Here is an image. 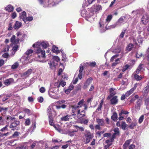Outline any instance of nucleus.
I'll list each match as a JSON object with an SVG mask.
<instances>
[{
	"instance_id": "14",
	"label": "nucleus",
	"mask_w": 149,
	"mask_h": 149,
	"mask_svg": "<svg viewBox=\"0 0 149 149\" xmlns=\"http://www.w3.org/2000/svg\"><path fill=\"white\" fill-rule=\"evenodd\" d=\"M111 104H116L118 102V99L117 96H114L110 100Z\"/></svg>"
},
{
	"instance_id": "52",
	"label": "nucleus",
	"mask_w": 149,
	"mask_h": 149,
	"mask_svg": "<svg viewBox=\"0 0 149 149\" xmlns=\"http://www.w3.org/2000/svg\"><path fill=\"white\" fill-rule=\"evenodd\" d=\"M129 113V112L127 111L122 110L121 112L119 113V115L120 116H121L123 114L125 115L128 114Z\"/></svg>"
},
{
	"instance_id": "57",
	"label": "nucleus",
	"mask_w": 149,
	"mask_h": 149,
	"mask_svg": "<svg viewBox=\"0 0 149 149\" xmlns=\"http://www.w3.org/2000/svg\"><path fill=\"white\" fill-rule=\"evenodd\" d=\"M142 56V54L141 53H138L137 52H136V57L137 58H139L141 57Z\"/></svg>"
},
{
	"instance_id": "33",
	"label": "nucleus",
	"mask_w": 149,
	"mask_h": 149,
	"mask_svg": "<svg viewBox=\"0 0 149 149\" xmlns=\"http://www.w3.org/2000/svg\"><path fill=\"white\" fill-rule=\"evenodd\" d=\"M32 71V70L31 69H29L27 71L23 73V75H30Z\"/></svg>"
},
{
	"instance_id": "15",
	"label": "nucleus",
	"mask_w": 149,
	"mask_h": 149,
	"mask_svg": "<svg viewBox=\"0 0 149 149\" xmlns=\"http://www.w3.org/2000/svg\"><path fill=\"white\" fill-rule=\"evenodd\" d=\"M22 26V24L21 22L16 21L14 27L15 30H17Z\"/></svg>"
},
{
	"instance_id": "21",
	"label": "nucleus",
	"mask_w": 149,
	"mask_h": 149,
	"mask_svg": "<svg viewBox=\"0 0 149 149\" xmlns=\"http://www.w3.org/2000/svg\"><path fill=\"white\" fill-rule=\"evenodd\" d=\"M96 122L98 124L101 126H104V123L103 119H96Z\"/></svg>"
},
{
	"instance_id": "17",
	"label": "nucleus",
	"mask_w": 149,
	"mask_h": 149,
	"mask_svg": "<svg viewBox=\"0 0 149 149\" xmlns=\"http://www.w3.org/2000/svg\"><path fill=\"white\" fill-rule=\"evenodd\" d=\"M5 9L8 12H12L13 11L14 7L11 5L9 4L5 8Z\"/></svg>"
},
{
	"instance_id": "64",
	"label": "nucleus",
	"mask_w": 149,
	"mask_h": 149,
	"mask_svg": "<svg viewBox=\"0 0 149 149\" xmlns=\"http://www.w3.org/2000/svg\"><path fill=\"white\" fill-rule=\"evenodd\" d=\"M135 147V146L134 145L132 144L129 146L128 147L129 149H134Z\"/></svg>"
},
{
	"instance_id": "9",
	"label": "nucleus",
	"mask_w": 149,
	"mask_h": 149,
	"mask_svg": "<svg viewBox=\"0 0 149 149\" xmlns=\"http://www.w3.org/2000/svg\"><path fill=\"white\" fill-rule=\"evenodd\" d=\"M75 114H72L71 115H67L66 116L62 117L61 118V120L63 121H68L70 119H72L70 118L71 117L74 116H76Z\"/></svg>"
},
{
	"instance_id": "12",
	"label": "nucleus",
	"mask_w": 149,
	"mask_h": 149,
	"mask_svg": "<svg viewBox=\"0 0 149 149\" xmlns=\"http://www.w3.org/2000/svg\"><path fill=\"white\" fill-rule=\"evenodd\" d=\"M19 17L20 19H22L24 22L26 17V14L25 11H24L20 14Z\"/></svg>"
},
{
	"instance_id": "35",
	"label": "nucleus",
	"mask_w": 149,
	"mask_h": 149,
	"mask_svg": "<svg viewBox=\"0 0 149 149\" xmlns=\"http://www.w3.org/2000/svg\"><path fill=\"white\" fill-rule=\"evenodd\" d=\"M49 64V65L50 68H52L54 67H55L56 65H55L54 62V61H51Z\"/></svg>"
},
{
	"instance_id": "62",
	"label": "nucleus",
	"mask_w": 149,
	"mask_h": 149,
	"mask_svg": "<svg viewBox=\"0 0 149 149\" xmlns=\"http://www.w3.org/2000/svg\"><path fill=\"white\" fill-rule=\"evenodd\" d=\"M149 102V97L146 98L145 100V104L146 106L148 105Z\"/></svg>"
},
{
	"instance_id": "48",
	"label": "nucleus",
	"mask_w": 149,
	"mask_h": 149,
	"mask_svg": "<svg viewBox=\"0 0 149 149\" xmlns=\"http://www.w3.org/2000/svg\"><path fill=\"white\" fill-rule=\"evenodd\" d=\"M84 103V100L83 99L81 100V101H79L78 104V106H79V107H81L82 106Z\"/></svg>"
},
{
	"instance_id": "2",
	"label": "nucleus",
	"mask_w": 149,
	"mask_h": 149,
	"mask_svg": "<svg viewBox=\"0 0 149 149\" xmlns=\"http://www.w3.org/2000/svg\"><path fill=\"white\" fill-rule=\"evenodd\" d=\"M84 136L85 138L86 144L89 143L94 137L93 134L87 130L85 131Z\"/></svg>"
},
{
	"instance_id": "26",
	"label": "nucleus",
	"mask_w": 149,
	"mask_h": 149,
	"mask_svg": "<svg viewBox=\"0 0 149 149\" xmlns=\"http://www.w3.org/2000/svg\"><path fill=\"white\" fill-rule=\"evenodd\" d=\"M137 123L136 122H132L129 126V127L132 130L134 129V127H136L137 125Z\"/></svg>"
},
{
	"instance_id": "27",
	"label": "nucleus",
	"mask_w": 149,
	"mask_h": 149,
	"mask_svg": "<svg viewBox=\"0 0 149 149\" xmlns=\"http://www.w3.org/2000/svg\"><path fill=\"white\" fill-rule=\"evenodd\" d=\"M33 50L32 49H29V50L27 51L26 52V54L28 56H27L26 57V60H29V57H28L29 55L30 54H31L32 53H33Z\"/></svg>"
},
{
	"instance_id": "13",
	"label": "nucleus",
	"mask_w": 149,
	"mask_h": 149,
	"mask_svg": "<svg viewBox=\"0 0 149 149\" xmlns=\"http://www.w3.org/2000/svg\"><path fill=\"white\" fill-rule=\"evenodd\" d=\"M19 124V121L15 120L14 122L12 123L10 126V128H13L16 127Z\"/></svg>"
},
{
	"instance_id": "42",
	"label": "nucleus",
	"mask_w": 149,
	"mask_h": 149,
	"mask_svg": "<svg viewBox=\"0 0 149 149\" xmlns=\"http://www.w3.org/2000/svg\"><path fill=\"white\" fill-rule=\"evenodd\" d=\"M53 59L54 61H56L57 62H58L60 60L59 57L57 56H53Z\"/></svg>"
},
{
	"instance_id": "56",
	"label": "nucleus",
	"mask_w": 149,
	"mask_h": 149,
	"mask_svg": "<svg viewBox=\"0 0 149 149\" xmlns=\"http://www.w3.org/2000/svg\"><path fill=\"white\" fill-rule=\"evenodd\" d=\"M15 119V117H12L11 116H8L7 118V120H13Z\"/></svg>"
},
{
	"instance_id": "18",
	"label": "nucleus",
	"mask_w": 149,
	"mask_h": 149,
	"mask_svg": "<svg viewBox=\"0 0 149 149\" xmlns=\"http://www.w3.org/2000/svg\"><path fill=\"white\" fill-rule=\"evenodd\" d=\"M131 141V140L129 139L126 141L123 146V149H127V147Z\"/></svg>"
},
{
	"instance_id": "20",
	"label": "nucleus",
	"mask_w": 149,
	"mask_h": 149,
	"mask_svg": "<svg viewBox=\"0 0 149 149\" xmlns=\"http://www.w3.org/2000/svg\"><path fill=\"white\" fill-rule=\"evenodd\" d=\"M111 118L114 121H116L117 120L118 115L116 112L113 113V115L111 117Z\"/></svg>"
},
{
	"instance_id": "43",
	"label": "nucleus",
	"mask_w": 149,
	"mask_h": 149,
	"mask_svg": "<svg viewBox=\"0 0 149 149\" xmlns=\"http://www.w3.org/2000/svg\"><path fill=\"white\" fill-rule=\"evenodd\" d=\"M31 123L30 119L29 118H27L26 119L25 125L26 126L29 125Z\"/></svg>"
},
{
	"instance_id": "6",
	"label": "nucleus",
	"mask_w": 149,
	"mask_h": 149,
	"mask_svg": "<svg viewBox=\"0 0 149 149\" xmlns=\"http://www.w3.org/2000/svg\"><path fill=\"white\" fill-rule=\"evenodd\" d=\"M114 133H113L112 136V141H113V139H115L117 136H119L120 135V132L119 129L118 127L115 128L113 130Z\"/></svg>"
},
{
	"instance_id": "1",
	"label": "nucleus",
	"mask_w": 149,
	"mask_h": 149,
	"mask_svg": "<svg viewBox=\"0 0 149 149\" xmlns=\"http://www.w3.org/2000/svg\"><path fill=\"white\" fill-rule=\"evenodd\" d=\"M35 49V55L36 58L39 61L44 60L45 58V51L42 50L40 47H34Z\"/></svg>"
},
{
	"instance_id": "25",
	"label": "nucleus",
	"mask_w": 149,
	"mask_h": 149,
	"mask_svg": "<svg viewBox=\"0 0 149 149\" xmlns=\"http://www.w3.org/2000/svg\"><path fill=\"white\" fill-rule=\"evenodd\" d=\"M86 63L87 64V65H88L91 67H95L96 65V63L95 61H93V62H87V63Z\"/></svg>"
},
{
	"instance_id": "36",
	"label": "nucleus",
	"mask_w": 149,
	"mask_h": 149,
	"mask_svg": "<svg viewBox=\"0 0 149 149\" xmlns=\"http://www.w3.org/2000/svg\"><path fill=\"white\" fill-rule=\"evenodd\" d=\"M137 41L139 45H141L143 43V40L142 38L141 37H138L137 39Z\"/></svg>"
},
{
	"instance_id": "30",
	"label": "nucleus",
	"mask_w": 149,
	"mask_h": 149,
	"mask_svg": "<svg viewBox=\"0 0 149 149\" xmlns=\"http://www.w3.org/2000/svg\"><path fill=\"white\" fill-rule=\"evenodd\" d=\"M126 124L125 122L122 121L121 122V127L123 130H126Z\"/></svg>"
},
{
	"instance_id": "40",
	"label": "nucleus",
	"mask_w": 149,
	"mask_h": 149,
	"mask_svg": "<svg viewBox=\"0 0 149 149\" xmlns=\"http://www.w3.org/2000/svg\"><path fill=\"white\" fill-rule=\"evenodd\" d=\"M49 124L51 126H53L54 125V123L53 122V120L52 117H49Z\"/></svg>"
},
{
	"instance_id": "60",
	"label": "nucleus",
	"mask_w": 149,
	"mask_h": 149,
	"mask_svg": "<svg viewBox=\"0 0 149 149\" xmlns=\"http://www.w3.org/2000/svg\"><path fill=\"white\" fill-rule=\"evenodd\" d=\"M39 90L40 93H43L45 92V89L44 87H41Z\"/></svg>"
},
{
	"instance_id": "8",
	"label": "nucleus",
	"mask_w": 149,
	"mask_h": 149,
	"mask_svg": "<svg viewBox=\"0 0 149 149\" xmlns=\"http://www.w3.org/2000/svg\"><path fill=\"white\" fill-rule=\"evenodd\" d=\"M14 79L13 78H10L6 79L3 81V84L6 86L10 85L11 83L14 82Z\"/></svg>"
},
{
	"instance_id": "61",
	"label": "nucleus",
	"mask_w": 149,
	"mask_h": 149,
	"mask_svg": "<svg viewBox=\"0 0 149 149\" xmlns=\"http://www.w3.org/2000/svg\"><path fill=\"white\" fill-rule=\"evenodd\" d=\"M17 16V14L15 12H13L11 14V17L13 19L15 18Z\"/></svg>"
},
{
	"instance_id": "55",
	"label": "nucleus",
	"mask_w": 149,
	"mask_h": 149,
	"mask_svg": "<svg viewBox=\"0 0 149 149\" xmlns=\"http://www.w3.org/2000/svg\"><path fill=\"white\" fill-rule=\"evenodd\" d=\"M111 135V134L110 133H106L104 134L103 135L104 137H110Z\"/></svg>"
},
{
	"instance_id": "41",
	"label": "nucleus",
	"mask_w": 149,
	"mask_h": 149,
	"mask_svg": "<svg viewBox=\"0 0 149 149\" xmlns=\"http://www.w3.org/2000/svg\"><path fill=\"white\" fill-rule=\"evenodd\" d=\"M114 90V89H113L112 88H111L109 90V92L110 94H111L113 96L116 94V92L113 91Z\"/></svg>"
},
{
	"instance_id": "16",
	"label": "nucleus",
	"mask_w": 149,
	"mask_h": 149,
	"mask_svg": "<svg viewBox=\"0 0 149 149\" xmlns=\"http://www.w3.org/2000/svg\"><path fill=\"white\" fill-rule=\"evenodd\" d=\"M93 79L92 77L88 78L86 81L85 84L84 86V88H87L92 82Z\"/></svg>"
},
{
	"instance_id": "51",
	"label": "nucleus",
	"mask_w": 149,
	"mask_h": 149,
	"mask_svg": "<svg viewBox=\"0 0 149 149\" xmlns=\"http://www.w3.org/2000/svg\"><path fill=\"white\" fill-rule=\"evenodd\" d=\"M1 109V110L3 111V113H4L5 114H6V112L7 111L8 108H4V107H0Z\"/></svg>"
},
{
	"instance_id": "4",
	"label": "nucleus",
	"mask_w": 149,
	"mask_h": 149,
	"mask_svg": "<svg viewBox=\"0 0 149 149\" xmlns=\"http://www.w3.org/2000/svg\"><path fill=\"white\" fill-rule=\"evenodd\" d=\"M125 18V17L124 16L120 17L116 22V24L113 26V27L114 28L117 25H120L122 24L126 23Z\"/></svg>"
},
{
	"instance_id": "45",
	"label": "nucleus",
	"mask_w": 149,
	"mask_h": 149,
	"mask_svg": "<svg viewBox=\"0 0 149 149\" xmlns=\"http://www.w3.org/2000/svg\"><path fill=\"white\" fill-rule=\"evenodd\" d=\"M149 91V85L147 86L144 88V92L146 93H148Z\"/></svg>"
},
{
	"instance_id": "24",
	"label": "nucleus",
	"mask_w": 149,
	"mask_h": 149,
	"mask_svg": "<svg viewBox=\"0 0 149 149\" xmlns=\"http://www.w3.org/2000/svg\"><path fill=\"white\" fill-rule=\"evenodd\" d=\"M71 107L72 108V111L73 113H74L76 112V110H78V108L79 107V106H77L76 105H71Z\"/></svg>"
},
{
	"instance_id": "63",
	"label": "nucleus",
	"mask_w": 149,
	"mask_h": 149,
	"mask_svg": "<svg viewBox=\"0 0 149 149\" xmlns=\"http://www.w3.org/2000/svg\"><path fill=\"white\" fill-rule=\"evenodd\" d=\"M38 102L41 103L43 102L44 99L42 97H40L38 98Z\"/></svg>"
},
{
	"instance_id": "5",
	"label": "nucleus",
	"mask_w": 149,
	"mask_h": 149,
	"mask_svg": "<svg viewBox=\"0 0 149 149\" xmlns=\"http://www.w3.org/2000/svg\"><path fill=\"white\" fill-rule=\"evenodd\" d=\"M141 22L143 24H147L149 22V15L146 14L143 15L141 18Z\"/></svg>"
},
{
	"instance_id": "10",
	"label": "nucleus",
	"mask_w": 149,
	"mask_h": 149,
	"mask_svg": "<svg viewBox=\"0 0 149 149\" xmlns=\"http://www.w3.org/2000/svg\"><path fill=\"white\" fill-rule=\"evenodd\" d=\"M15 38V36L13 35L10 38V42L13 44H17L19 42V38L16 39Z\"/></svg>"
},
{
	"instance_id": "31",
	"label": "nucleus",
	"mask_w": 149,
	"mask_h": 149,
	"mask_svg": "<svg viewBox=\"0 0 149 149\" xmlns=\"http://www.w3.org/2000/svg\"><path fill=\"white\" fill-rule=\"evenodd\" d=\"M113 17L111 15H109L107 17L106 19V21L107 22L109 23Z\"/></svg>"
},
{
	"instance_id": "46",
	"label": "nucleus",
	"mask_w": 149,
	"mask_h": 149,
	"mask_svg": "<svg viewBox=\"0 0 149 149\" xmlns=\"http://www.w3.org/2000/svg\"><path fill=\"white\" fill-rule=\"evenodd\" d=\"M139 97L138 95H136L134 97L132 98L130 100L131 102H133L136 99L138 98Z\"/></svg>"
},
{
	"instance_id": "49",
	"label": "nucleus",
	"mask_w": 149,
	"mask_h": 149,
	"mask_svg": "<svg viewBox=\"0 0 149 149\" xmlns=\"http://www.w3.org/2000/svg\"><path fill=\"white\" fill-rule=\"evenodd\" d=\"M144 119V115H141L139 118V123H141L143 121Z\"/></svg>"
},
{
	"instance_id": "47",
	"label": "nucleus",
	"mask_w": 149,
	"mask_h": 149,
	"mask_svg": "<svg viewBox=\"0 0 149 149\" xmlns=\"http://www.w3.org/2000/svg\"><path fill=\"white\" fill-rule=\"evenodd\" d=\"M130 67V66L128 65L127 64L125 65V66H123L122 69V71L123 72H124L126 70H127V69Z\"/></svg>"
},
{
	"instance_id": "54",
	"label": "nucleus",
	"mask_w": 149,
	"mask_h": 149,
	"mask_svg": "<svg viewBox=\"0 0 149 149\" xmlns=\"http://www.w3.org/2000/svg\"><path fill=\"white\" fill-rule=\"evenodd\" d=\"M18 48V46L17 45H15L13 47L12 50L15 51L16 52Z\"/></svg>"
},
{
	"instance_id": "34",
	"label": "nucleus",
	"mask_w": 149,
	"mask_h": 149,
	"mask_svg": "<svg viewBox=\"0 0 149 149\" xmlns=\"http://www.w3.org/2000/svg\"><path fill=\"white\" fill-rule=\"evenodd\" d=\"M127 29H124L123 31H122L121 33L119 35V37L120 38H123L124 36V34L125 33Z\"/></svg>"
},
{
	"instance_id": "3",
	"label": "nucleus",
	"mask_w": 149,
	"mask_h": 149,
	"mask_svg": "<svg viewBox=\"0 0 149 149\" xmlns=\"http://www.w3.org/2000/svg\"><path fill=\"white\" fill-rule=\"evenodd\" d=\"M42 46L45 49L46 48L49 46V43L47 42L43 41L41 42H37L33 44V47H40V46Z\"/></svg>"
},
{
	"instance_id": "7",
	"label": "nucleus",
	"mask_w": 149,
	"mask_h": 149,
	"mask_svg": "<svg viewBox=\"0 0 149 149\" xmlns=\"http://www.w3.org/2000/svg\"><path fill=\"white\" fill-rule=\"evenodd\" d=\"M77 116L78 118L80 119L86 115L85 112L84 110L80 111V109L78 110L77 111Z\"/></svg>"
},
{
	"instance_id": "37",
	"label": "nucleus",
	"mask_w": 149,
	"mask_h": 149,
	"mask_svg": "<svg viewBox=\"0 0 149 149\" xmlns=\"http://www.w3.org/2000/svg\"><path fill=\"white\" fill-rule=\"evenodd\" d=\"M33 17L32 16H29L27 17H26V20H25V21L24 22L25 23H26V22L27 21L29 22H31L33 20Z\"/></svg>"
},
{
	"instance_id": "39",
	"label": "nucleus",
	"mask_w": 149,
	"mask_h": 149,
	"mask_svg": "<svg viewBox=\"0 0 149 149\" xmlns=\"http://www.w3.org/2000/svg\"><path fill=\"white\" fill-rule=\"evenodd\" d=\"M18 62H15L13 65H12L11 68L12 69H16L18 67Z\"/></svg>"
},
{
	"instance_id": "19",
	"label": "nucleus",
	"mask_w": 149,
	"mask_h": 149,
	"mask_svg": "<svg viewBox=\"0 0 149 149\" xmlns=\"http://www.w3.org/2000/svg\"><path fill=\"white\" fill-rule=\"evenodd\" d=\"M134 45L133 44L130 43L127 46L126 49L128 52H130L133 48Z\"/></svg>"
},
{
	"instance_id": "23",
	"label": "nucleus",
	"mask_w": 149,
	"mask_h": 149,
	"mask_svg": "<svg viewBox=\"0 0 149 149\" xmlns=\"http://www.w3.org/2000/svg\"><path fill=\"white\" fill-rule=\"evenodd\" d=\"M134 77L137 81H140L143 78V77L141 76H139L138 74H134Z\"/></svg>"
},
{
	"instance_id": "22",
	"label": "nucleus",
	"mask_w": 149,
	"mask_h": 149,
	"mask_svg": "<svg viewBox=\"0 0 149 149\" xmlns=\"http://www.w3.org/2000/svg\"><path fill=\"white\" fill-rule=\"evenodd\" d=\"M58 49V47L54 45H53L52 47V51L53 52H55L56 54H58L60 52L59 50Z\"/></svg>"
},
{
	"instance_id": "28",
	"label": "nucleus",
	"mask_w": 149,
	"mask_h": 149,
	"mask_svg": "<svg viewBox=\"0 0 149 149\" xmlns=\"http://www.w3.org/2000/svg\"><path fill=\"white\" fill-rule=\"evenodd\" d=\"M47 115L49 117H52V114L51 111V109L50 107L47 108Z\"/></svg>"
},
{
	"instance_id": "32",
	"label": "nucleus",
	"mask_w": 149,
	"mask_h": 149,
	"mask_svg": "<svg viewBox=\"0 0 149 149\" xmlns=\"http://www.w3.org/2000/svg\"><path fill=\"white\" fill-rule=\"evenodd\" d=\"M23 111L27 113L28 115L31 114V111L29 109L27 108H24L23 109Z\"/></svg>"
},
{
	"instance_id": "58",
	"label": "nucleus",
	"mask_w": 149,
	"mask_h": 149,
	"mask_svg": "<svg viewBox=\"0 0 149 149\" xmlns=\"http://www.w3.org/2000/svg\"><path fill=\"white\" fill-rule=\"evenodd\" d=\"M120 60L119 58H118L115 60V62L113 63L112 64V66H115L118 64V63L117 62V61H119Z\"/></svg>"
},
{
	"instance_id": "38",
	"label": "nucleus",
	"mask_w": 149,
	"mask_h": 149,
	"mask_svg": "<svg viewBox=\"0 0 149 149\" xmlns=\"http://www.w3.org/2000/svg\"><path fill=\"white\" fill-rule=\"evenodd\" d=\"M66 83L65 81H61L59 83V84L57 86L58 88H59L60 87V86L61 85L62 87H64L66 85Z\"/></svg>"
},
{
	"instance_id": "29",
	"label": "nucleus",
	"mask_w": 149,
	"mask_h": 149,
	"mask_svg": "<svg viewBox=\"0 0 149 149\" xmlns=\"http://www.w3.org/2000/svg\"><path fill=\"white\" fill-rule=\"evenodd\" d=\"M94 9L96 11H97L100 9H102V7L101 5H96L94 6Z\"/></svg>"
},
{
	"instance_id": "53",
	"label": "nucleus",
	"mask_w": 149,
	"mask_h": 149,
	"mask_svg": "<svg viewBox=\"0 0 149 149\" xmlns=\"http://www.w3.org/2000/svg\"><path fill=\"white\" fill-rule=\"evenodd\" d=\"M118 54H116L114 55L111 58V59H110V61L111 62H113L115 58H116V57H118Z\"/></svg>"
},
{
	"instance_id": "59",
	"label": "nucleus",
	"mask_w": 149,
	"mask_h": 149,
	"mask_svg": "<svg viewBox=\"0 0 149 149\" xmlns=\"http://www.w3.org/2000/svg\"><path fill=\"white\" fill-rule=\"evenodd\" d=\"M19 132L17 131L15 132L12 135V137L15 138L18 136Z\"/></svg>"
},
{
	"instance_id": "11",
	"label": "nucleus",
	"mask_w": 149,
	"mask_h": 149,
	"mask_svg": "<svg viewBox=\"0 0 149 149\" xmlns=\"http://www.w3.org/2000/svg\"><path fill=\"white\" fill-rule=\"evenodd\" d=\"M142 104V100L139 99L137 100L136 104L135 106V108L137 110H139L140 109V107Z\"/></svg>"
},
{
	"instance_id": "50",
	"label": "nucleus",
	"mask_w": 149,
	"mask_h": 149,
	"mask_svg": "<svg viewBox=\"0 0 149 149\" xmlns=\"http://www.w3.org/2000/svg\"><path fill=\"white\" fill-rule=\"evenodd\" d=\"M133 92L130 90V89L129 91H127L125 93V96L126 97H128Z\"/></svg>"
},
{
	"instance_id": "44",
	"label": "nucleus",
	"mask_w": 149,
	"mask_h": 149,
	"mask_svg": "<svg viewBox=\"0 0 149 149\" xmlns=\"http://www.w3.org/2000/svg\"><path fill=\"white\" fill-rule=\"evenodd\" d=\"M8 125H6L5 127L1 128L0 130V131L2 132H4L5 131H8Z\"/></svg>"
}]
</instances>
